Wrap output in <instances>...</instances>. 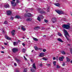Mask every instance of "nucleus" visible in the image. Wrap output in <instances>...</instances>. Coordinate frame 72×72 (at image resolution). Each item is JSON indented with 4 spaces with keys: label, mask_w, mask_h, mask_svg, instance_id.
Wrapping results in <instances>:
<instances>
[{
    "label": "nucleus",
    "mask_w": 72,
    "mask_h": 72,
    "mask_svg": "<svg viewBox=\"0 0 72 72\" xmlns=\"http://www.w3.org/2000/svg\"><path fill=\"white\" fill-rule=\"evenodd\" d=\"M63 31L64 33V35L67 39V40H69V38H68V37L67 36L69 37V34H68V33L67 32V31H66V30L65 29H64L63 30Z\"/></svg>",
    "instance_id": "f257e3e1"
},
{
    "label": "nucleus",
    "mask_w": 72,
    "mask_h": 72,
    "mask_svg": "<svg viewBox=\"0 0 72 72\" xmlns=\"http://www.w3.org/2000/svg\"><path fill=\"white\" fill-rule=\"evenodd\" d=\"M33 68H32L31 69V72H35V71L34 69H36V66H35V63H34L33 64Z\"/></svg>",
    "instance_id": "f03ea898"
},
{
    "label": "nucleus",
    "mask_w": 72,
    "mask_h": 72,
    "mask_svg": "<svg viewBox=\"0 0 72 72\" xmlns=\"http://www.w3.org/2000/svg\"><path fill=\"white\" fill-rule=\"evenodd\" d=\"M62 26V27L67 30H68L70 28V26L69 25L64 24Z\"/></svg>",
    "instance_id": "7ed1b4c3"
},
{
    "label": "nucleus",
    "mask_w": 72,
    "mask_h": 72,
    "mask_svg": "<svg viewBox=\"0 0 72 72\" xmlns=\"http://www.w3.org/2000/svg\"><path fill=\"white\" fill-rule=\"evenodd\" d=\"M56 12L59 14H64V11H60L59 10H55Z\"/></svg>",
    "instance_id": "20e7f679"
},
{
    "label": "nucleus",
    "mask_w": 72,
    "mask_h": 72,
    "mask_svg": "<svg viewBox=\"0 0 72 72\" xmlns=\"http://www.w3.org/2000/svg\"><path fill=\"white\" fill-rule=\"evenodd\" d=\"M37 10L39 11V12L41 14H45V12L43 11V10H41V9L40 8H38Z\"/></svg>",
    "instance_id": "39448f33"
},
{
    "label": "nucleus",
    "mask_w": 72,
    "mask_h": 72,
    "mask_svg": "<svg viewBox=\"0 0 72 72\" xmlns=\"http://www.w3.org/2000/svg\"><path fill=\"white\" fill-rule=\"evenodd\" d=\"M25 17H30L32 16L31 14L29 13H26L25 15Z\"/></svg>",
    "instance_id": "423d86ee"
},
{
    "label": "nucleus",
    "mask_w": 72,
    "mask_h": 72,
    "mask_svg": "<svg viewBox=\"0 0 72 72\" xmlns=\"http://www.w3.org/2000/svg\"><path fill=\"white\" fill-rule=\"evenodd\" d=\"M52 21L53 23H55L57 21V19H56V18L55 17H53L52 19Z\"/></svg>",
    "instance_id": "0eeeda50"
},
{
    "label": "nucleus",
    "mask_w": 72,
    "mask_h": 72,
    "mask_svg": "<svg viewBox=\"0 0 72 72\" xmlns=\"http://www.w3.org/2000/svg\"><path fill=\"white\" fill-rule=\"evenodd\" d=\"M12 51L13 53H16L17 51H18V49L15 48L12 49Z\"/></svg>",
    "instance_id": "6e6552de"
},
{
    "label": "nucleus",
    "mask_w": 72,
    "mask_h": 72,
    "mask_svg": "<svg viewBox=\"0 0 72 72\" xmlns=\"http://www.w3.org/2000/svg\"><path fill=\"white\" fill-rule=\"evenodd\" d=\"M11 14H12L11 11L9 10L7 11V14L8 15H11Z\"/></svg>",
    "instance_id": "1a4fd4ad"
},
{
    "label": "nucleus",
    "mask_w": 72,
    "mask_h": 72,
    "mask_svg": "<svg viewBox=\"0 0 72 72\" xmlns=\"http://www.w3.org/2000/svg\"><path fill=\"white\" fill-rule=\"evenodd\" d=\"M45 55V53H40L39 56L40 57H43Z\"/></svg>",
    "instance_id": "9d476101"
},
{
    "label": "nucleus",
    "mask_w": 72,
    "mask_h": 72,
    "mask_svg": "<svg viewBox=\"0 0 72 72\" xmlns=\"http://www.w3.org/2000/svg\"><path fill=\"white\" fill-rule=\"evenodd\" d=\"M11 3L12 6H15V5H16V3H15L14 2L12 1L11 2Z\"/></svg>",
    "instance_id": "9b49d317"
},
{
    "label": "nucleus",
    "mask_w": 72,
    "mask_h": 72,
    "mask_svg": "<svg viewBox=\"0 0 72 72\" xmlns=\"http://www.w3.org/2000/svg\"><path fill=\"white\" fill-rule=\"evenodd\" d=\"M4 7L5 8H9V4H5L4 6Z\"/></svg>",
    "instance_id": "f8f14e48"
},
{
    "label": "nucleus",
    "mask_w": 72,
    "mask_h": 72,
    "mask_svg": "<svg viewBox=\"0 0 72 72\" xmlns=\"http://www.w3.org/2000/svg\"><path fill=\"white\" fill-rule=\"evenodd\" d=\"M64 57L63 56H62L61 57H60L59 58V60H60V61H63V59H64Z\"/></svg>",
    "instance_id": "ddd939ff"
},
{
    "label": "nucleus",
    "mask_w": 72,
    "mask_h": 72,
    "mask_svg": "<svg viewBox=\"0 0 72 72\" xmlns=\"http://www.w3.org/2000/svg\"><path fill=\"white\" fill-rule=\"evenodd\" d=\"M57 40L61 42H63V41L62 40L58 38L57 39Z\"/></svg>",
    "instance_id": "4468645a"
},
{
    "label": "nucleus",
    "mask_w": 72,
    "mask_h": 72,
    "mask_svg": "<svg viewBox=\"0 0 72 72\" xmlns=\"http://www.w3.org/2000/svg\"><path fill=\"white\" fill-rule=\"evenodd\" d=\"M4 36L7 40H11V39L9 37L7 36L6 35H5Z\"/></svg>",
    "instance_id": "2eb2a0df"
},
{
    "label": "nucleus",
    "mask_w": 72,
    "mask_h": 72,
    "mask_svg": "<svg viewBox=\"0 0 72 72\" xmlns=\"http://www.w3.org/2000/svg\"><path fill=\"white\" fill-rule=\"evenodd\" d=\"M15 30H13L12 32V33L13 35V36H14V35H15Z\"/></svg>",
    "instance_id": "dca6fc26"
},
{
    "label": "nucleus",
    "mask_w": 72,
    "mask_h": 72,
    "mask_svg": "<svg viewBox=\"0 0 72 72\" xmlns=\"http://www.w3.org/2000/svg\"><path fill=\"white\" fill-rule=\"evenodd\" d=\"M66 62H70V60L69 58H68V57H66Z\"/></svg>",
    "instance_id": "f3484780"
},
{
    "label": "nucleus",
    "mask_w": 72,
    "mask_h": 72,
    "mask_svg": "<svg viewBox=\"0 0 72 72\" xmlns=\"http://www.w3.org/2000/svg\"><path fill=\"white\" fill-rule=\"evenodd\" d=\"M40 28V27L39 26L36 27L34 28L35 30H39Z\"/></svg>",
    "instance_id": "a211bd4d"
},
{
    "label": "nucleus",
    "mask_w": 72,
    "mask_h": 72,
    "mask_svg": "<svg viewBox=\"0 0 72 72\" xmlns=\"http://www.w3.org/2000/svg\"><path fill=\"white\" fill-rule=\"evenodd\" d=\"M32 19L30 18H28L26 19V21H31Z\"/></svg>",
    "instance_id": "6ab92c4d"
},
{
    "label": "nucleus",
    "mask_w": 72,
    "mask_h": 72,
    "mask_svg": "<svg viewBox=\"0 0 72 72\" xmlns=\"http://www.w3.org/2000/svg\"><path fill=\"white\" fill-rule=\"evenodd\" d=\"M15 18H17V19H19V18H21V17L18 15H17L15 16Z\"/></svg>",
    "instance_id": "aec40b11"
},
{
    "label": "nucleus",
    "mask_w": 72,
    "mask_h": 72,
    "mask_svg": "<svg viewBox=\"0 0 72 72\" xmlns=\"http://www.w3.org/2000/svg\"><path fill=\"white\" fill-rule=\"evenodd\" d=\"M33 39L35 41H38V39H37V38H33Z\"/></svg>",
    "instance_id": "412c9836"
},
{
    "label": "nucleus",
    "mask_w": 72,
    "mask_h": 72,
    "mask_svg": "<svg viewBox=\"0 0 72 72\" xmlns=\"http://www.w3.org/2000/svg\"><path fill=\"white\" fill-rule=\"evenodd\" d=\"M21 29L23 30V31H25V30H26V28H24V27L22 26Z\"/></svg>",
    "instance_id": "4be33fe9"
},
{
    "label": "nucleus",
    "mask_w": 72,
    "mask_h": 72,
    "mask_svg": "<svg viewBox=\"0 0 72 72\" xmlns=\"http://www.w3.org/2000/svg\"><path fill=\"white\" fill-rule=\"evenodd\" d=\"M15 60H16L17 63H18V62H19V61H20V60L19 59H18L17 58H15Z\"/></svg>",
    "instance_id": "5701e85b"
},
{
    "label": "nucleus",
    "mask_w": 72,
    "mask_h": 72,
    "mask_svg": "<svg viewBox=\"0 0 72 72\" xmlns=\"http://www.w3.org/2000/svg\"><path fill=\"white\" fill-rule=\"evenodd\" d=\"M34 48L35 50H39V49L37 47V46H35Z\"/></svg>",
    "instance_id": "b1692460"
},
{
    "label": "nucleus",
    "mask_w": 72,
    "mask_h": 72,
    "mask_svg": "<svg viewBox=\"0 0 72 72\" xmlns=\"http://www.w3.org/2000/svg\"><path fill=\"white\" fill-rule=\"evenodd\" d=\"M55 5L57 6H59L60 5V4L59 3H55Z\"/></svg>",
    "instance_id": "393cba45"
},
{
    "label": "nucleus",
    "mask_w": 72,
    "mask_h": 72,
    "mask_svg": "<svg viewBox=\"0 0 72 72\" xmlns=\"http://www.w3.org/2000/svg\"><path fill=\"white\" fill-rule=\"evenodd\" d=\"M58 35L60 36H62V33H58Z\"/></svg>",
    "instance_id": "a878e982"
},
{
    "label": "nucleus",
    "mask_w": 72,
    "mask_h": 72,
    "mask_svg": "<svg viewBox=\"0 0 72 72\" xmlns=\"http://www.w3.org/2000/svg\"><path fill=\"white\" fill-rule=\"evenodd\" d=\"M37 19L39 22H40V21H41V19H40V17H38L37 18Z\"/></svg>",
    "instance_id": "bb28decb"
},
{
    "label": "nucleus",
    "mask_w": 72,
    "mask_h": 72,
    "mask_svg": "<svg viewBox=\"0 0 72 72\" xmlns=\"http://www.w3.org/2000/svg\"><path fill=\"white\" fill-rule=\"evenodd\" d=\"M42 59L43 60H48L47 58H45V57H43L42 58Z\"/></svg>",
    "instance_id": "cd10ccee"
},
{
    "label": "nucleus",
    "mask_w": 72,
    "mask_h": 72,
    "mask_svg": "<svg viewBox=\"0 0 72 72\" xmlns=\"http://www.w3.org/2000/svg\"><path fill=\"white\" fill-rule=\"evenodd\" d=\"M17 44V42H14V46H15Z\"/></svg>",
    "instance_id": "c85d7f7f"
},
{
    "label": "nucleus",
    "mask_w": 72,
    "mask_h": 72,
    "mask_svg": "<svg viewBox=\"0 0 72 72\" xmlns=\"http://www.w3.org/2000/svg\"><path fill=\"white\" fill-rule=\"evenodd\" d=\"M56 61H53V64L55 66V65H56Z\"/></svg>",
    "instance_id": "c756f323"
},
{
    "label": "nucleus",
    "mask_w": 72,
    "mask_h": 72,
    "mask_svg": "<svg viewBox=\"0 0 72 72\" xmlns=\"http://www.w3.org/2000/svg\"><path fill=\"white\" fill-rule=\"evenodd\" d=\"M61 53L63 54H66V53H65V52L64 51H61Z\"/></svg>",
    "instance_id": "7c9ffc66"
},
{
    "label": "nucleus",
    "mask_w": 72,
    "mask_h": 72,
    "mask_svg": "<svg viewBox=\"0 0 72 72\" xmlns=\"http://www.w3.org/2000/svg\"><path fill=\"white\" fill-rule=\"evenodd\" d=\"M44 21L45 22H46V23H48V21L46 19H45Z\"/></svg>",
    "instance_id": "2f4dec72"
},
{
    "label": "nucleus",
    "mask_w": 72,
    "mask_h": 72,
    "mask_svg": "<svg viewBox=\"0 0 72 72\" xmlns=\"http://www.w3.org/2000/svg\"><path fill=\"white\" fill-rule=\"evenodd\" d=\"M57 68H60V66H59L58 65H57Z\"/></svg>",
    "instance_id": "473e14b6"
},
{
    "label": "nucleus",
    "mask_w": 72,
    "mask_h": 72,
    "mask_svg": "<svg viewBox=\"0 0 72 72\" xmlns=\"http://www.w3.org/2000/svg\"><path fill=\"white\" fill-rule=\"evenodd\" d=\"M24 72H27V69H25L24 70Z\"/></svg>",
    "instance_id": "72a5a7b5"
},
{
    "label": "nucleus",
    "mask_w": 72,
    "mask_h": 72,
    "mask_svg": "<svg viewBox=\"0 0 72 72\" xmlns=\"http://www.w3.org/2000/svg\"><path fill=\"white\" fill-rule=\"evenodd\" d=\"M40 17L41 18H44V17L42 15H41L40 16Z\"/></svg>",
    "instance_id": "f704fd0d"
},
{
    "label": "nucleus",
    "mask_w": 72,
    "mask_h": 72,
    "mask_svg": "<svg viewBox=\"0 0 72 72\" xmlns=\"http://www.w3.org/2000/svg\"><path fill=\"white\" fill-rule=\"evenodd\" d=\"M4 23L5 24H7V23H8V22H7V21H4Z\"/></svg>",
    "instance_id": "c9c22d12"
},
{
    "label": "nucleus",
    "mask_w": 72,
    "mask_h": 72,
    "mask_svg": "<svg viewBox=\"0 0 72 72\" xmlns=\"http://www.w3.org/2000/svg\"><path fill=\"white\" fill-rule=\"evenodd\" d=\"M49 10H50V7L48 8L47 9L48 12H49Z\"/></svg>",
    "instance_id": "e433bc0d"
},
{
    "label": "nucleus",
    "mask_w": 72,
    "mask_h": 72,
    "mask_svg": "<svg viewBox=\"0 0 72 72\" xmlns=\"http://www.w3.org/2000/svg\"><path fill=\"white\" fill-rule=\"evenodd\" d=\"M47 66H48V67H49L50 66V64H46Z\"/></svg>",
    "instance_id": "4c0bfd02"
},
{
    "label": "nucleus",
    "mask_w": 72,
    "mask_h": 72,
    "mask_svg": "<svg viewBox=\"0 0 72 72\" xmlns=\"http://www.w3.org/2000/svg\"><path fill=\"white\" fill-rule=\"evenodd\" d=\"M62 19L63 20H64V21H66V18H63Z\"/></svg>",
    "instance_id": "58836bf2"
},
{
    "label": "nucleus",
    "mask_w": 72,
    "mask_h": 72,
    "mask_svg": "<svg viewBox=\"0 0 72 72\" xmlns=\"http://www.w3.org/2000/svg\"><path fill=\"white\" fill-rule=\"evenodd\" d=\"M22 51L23 52L25 51V49H23L22 50Z\"/></svg>",
    "instance_id": "ea45409f"
},
{
    "label": "nucleus",
    "mask_w": 72,
    "mask_h": 72,
    "mask_svg": "<svg viewBox=\"0 0 72 72\" xmlns=\"http://www.w3.org/2000/svg\"><path fill=\"white\" fill-rule=\"evenodd\" d=\"M4 44L5 45H7L8 44L6 42H4Z\"/></svg>",
    "instance_id": "a19ab883"
},
{
    "label": "nucleus",
    "mask_w": 72,
    "mask_h": 72,
    "mask_svg": "<svg viewBox=\"0 0 72 72\" xmlns=\"http://www.w3.org/2000/svg\"><path fill=\"white\" fill-rule=\"evenodd\" d=\"M22 45L24 46L25 45H26L24 44V43H22Z\"/></svg>",
    "instance_id": "79ce46f5"
},
{
    "label": "nucleus",
    "mask_w": 72,
    "mask_h": 72,
    "mask_svg": "<svg viewBox=\"0 0 72 72\" xmlns=\"http://www.w3.org/2000/svg\"><path fill=\"white\" fill-rule=\"evenodd\" d=\"M43 52H45L46 51V50L45 49L43 50Z\"/></svg>",
    "instance_id": "37998d69"
},
{
    "label": "nucleus",
    "mask_w": 72,
    "mask_h": 72,
    "mask_svg": "<svg viewBox=\"0 0 72 72\" xmlns=\"http://www.w3.org/2000/svg\"><path fill=\"white\" fill-rule=\"evenodd\" d=\"M70 49V51L71 52V53L72 54V48H71Z\"/></svg>",
    "instance_id": "c03bdc74"
},
{
    "label": "nucleus",
    "mask_w": 72,
    "mask_h": 72,
    "mask_svg": "<svg viewBox=\"0 0 72 72\" xmlns=\"http://www.w3.org/2000/svg\"><path fill=\"white\" fill-rule=\"evenodd\" d=\"M13 19H14V17H11V19H12V20H13Z\"/></svg>",
    "instance_id": "a18cd8bd"
},
{
    "label": "nucleus",
    "mask_w": 72,
    "mask_h": 72,
    "mask_svg": "<svg viewBox=\"0 0 72 72\" xmlns=\"http://www.w3.org/2000/svg\"><path fill=\"white\" fill-rule=\"evenodd\" d=\"M53 60H55V59H55V57H53Z\"/></svg>",
    "instance_id": "49530a36"
},
{
    "label": "nucleus",
    "mask_w": 72,
    "mask_h": 72,
    "mask_svg": "<svg viewBox=\"0 0 72 72\" xmlns=\"http://www.w3.org/2000/svg\"><path fill=\"white\" fill-rule=\"evenodd\" d=\"M19 1L18 0H17V3H19Z\"/></svg>",
    "instance_id": "de8ad7c7"
},
{
    "label": "nucleus",
    "mask_w": 72,
    "mask_h": 72,
    "mask_svg": "<svg viewBox=\"0 0 72 72\" xmlns=\"http://www.w3.org/2000/svg\"><path fill=\"white\" fill-rule=\"evenodd\" d=\"M65 66V64L64 63L62 64V66Z\"/></svg>",
    "instance_id": "09e8293b"
},
{
    "label": "nucleus",
    "mask_w": 72,
    "mask_h": 72,
    "mask_svg": "<svg viewBox=\"0 0 72 72\" xmlns=\"http://www.w3.org/2000/svg\"><path fill=\"white\" fill-rule=\"evenodd\" d=\"M14 66H17V64H16V63H15L14 64Z\"/></svg>",
    "instance_id": "8fccbe9b"
},
{
    "label": "nucleus",
    "mask_w": 72,
    "mask_h": 72,
    "mask_svg": "<svg viewBox=\"0 0 72 72\" xmlns=\"http://www.w3.org/2000/svg\"><path fill=\"white\" fill-rule=\"evenodd\" d=\"M1 53H4V51H1Z\"/></svg>",
    "instance_id": "3c124183"
},
{
    "label": "nucleus",
    "mask_w": 72,
    "mask_h": 72,
    "mask_svg": "<svg viewBox=\"0 0 72 72\" xmlns=\"http://www.w3.org/2000/svg\"><path fill=\"white\" fill-rule=\"evenodd\" d=\"M40 67H42V64H40Z\"/></svg>",
    "instance_id": "603ef678"
},
{
    "label": "nucleus",
    "mask_w": 72,
    "mask_h": 72,
    "mask_svg": "<svg viewBox=\"0 0 72 72\" xmlns=\"http://www.w3.org/2000/svg\"><path fill=\"white\" fill-rule=\"evenodd\" d=\"M2 49H5V48H4L3 47H2Z\"/></svg>",
    "instance_id": "864d4df0"
},
{
    "label": "nucleus",
    "mask_w": 72,
    "mask_h": 72,
    "mask_svg": "<svg viewBox=\"0 0 72 72\" xmlns=\"http://www.w3.org/2000/svg\"><path fill=\"white\" fill-rule=\"evenodd\" d=\"M39 50H42V48H39Z\"/></svg>",
    "instance_id": "5fc2aeb1"
},
{
    "label": "nucleus",
    "mask_w": 72,
    "mask_h": 72,
    "mask_svg": "<svg viewBox=\"0 0 72 72\" xmlns=\"http://www.w3.org/2000/svg\"><path fill=\"white\" fill-rule=\"evenodd\" d=\"M70 63H72V60H71L70 61Z\"/></svg>",
    "instance_id": "6e6d98bb"
},
{
    "label": "nucleus",
    "mask_w": 72,
    "mask_h": 72,
    "mask_svg": "<svg viewBox=\"0 0 72 72\" xmlns=\"http://www.w3.org/2000/svg\"><path fill=\"white\" fill-rule=\"evenodd\" d=\"M24 59H25V60H27V58H24Z\"/></svg>",
    "instance_id": "4d7b16f0"
},
{
    "label": "nucleus",
    "mask_w": 72,
    "mask_h": 72,
    "mask_svg": "<svg viewBox=\"0 0 72 72\" xmlns=\"http://www.w3.org/2000/svg\"><path fill=\"white\" fill-rule=\"evenodd\" d=\"M2 32H4V31L3 30H2Z\"/></svg>",
    "instance_id": "13d9d810"
},
{
    "label": "nucleus",
    "mask_w": 72,
    "mask_h": 72,
    "mask_svg": "<svg viewBox=\"0 0 72 72\" xmlns=\"http://www.w3.org/2000/svg\"><path fill=\"white\" fill-rule=\"evenodd\" d=\"M24 59L26 58V57H25V56H24Z\"/></svg>",
    "instance_id": "bf43d9fd"
},
{
    "label": "nucleus",
    "mask_w": 72,
    "mask_h": 72,
    "mask_svg": "<svg viewBox=\"0 0 72 72\" xmlns=\"http://www.w3.org/2000/svg\"><path fill=\"white\" fill-rule=\"evenodd\" d=\"M18 42H21V41H20V40H18Z\"/></svg>",
    "instance_id": "052dcab7"
},
{
    "label": "nucleus",
    "mask_w": 72,
    "mask_h": 72,
    "mask_svg": "<svg viewBox=\"0 0 72 72\" xmlns=\"http://www.w3.org/2000/svg\"><path fill=\"white\" fill-rule=\"evenodd\" d=\"M43 37H46V35H44V36H43Z\"/></svg>",
    "instance_id": "680f3d73"
},
{
    "label": "nucleus",
    "mask_w": 72,
    "mask_h": 72,
    "mask_svg": "<svg viewBox=\"0 0 72 72\" xmlns=\"http://www.w3.org/2000/svg\"><path fill=\"white\" fill-rule=\"evenodd\" d=\"M13 1H15V0H12Z\"/></svg>",
    "instance_id": "e2e57ef3"
},
{
    "label": "nucleus",
    "mask_w": 72,
    "mask_h": 72,
    "mask_svg": "<svg viewBox=\"0 0 72 72\" xmlns=\"http://www.w3.org/2000/svg\"><path fill=\"white\" fill-rule=\"evenodd\" d=\"M32 52H33V50L32 51Z\"/></svg>",
    "instance_id": "0e129e2a"
},
{
    "label": "nucleus",
    "mask_w": 72,
    "mask_h": 72,
    "mask_svg": "<svg viewBox=\"0 0 72 72\" xmlns=\"http://www.w3.org/2000/svg\"><path fill=\"white\" fill-rule=\"evenodd\" d=\"M22 38H23V39H25V38L24 37H22Z\"/></svg>",
    "instance_id": "69168bd1"
},
{
    "label": "nucleus",
    "mask_w": 72,
    "mask_h": 72,
    "mask_svg": "<svg viewBox=\"0 0 72 72\" xmlns=\"http://www.w3.org/2000/svg\"><path fill=\"white\" fill-rule=\"evenodd\" d=\"M26 56H27V57H28V55L26 54Z\"/></svg>",
    "instance_id": "338daca9"
},
{
    "label": "nucleus",
    "mask_w": 72,
    "mask_h": 72,
    "mask_svg": "<svg viewBox=\"0 0 72 72\" xmlns=\"http://www.w3.org/2000/svg\"><path fill=\"white\" fill-rule=\"evenodd\" d=\"M27 39H28V40H29V38H27Z\"/></svg>",
    "instance_id": "774afa93"
}]
</instances>
